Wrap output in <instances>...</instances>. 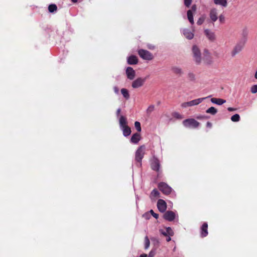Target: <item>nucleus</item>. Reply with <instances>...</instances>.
Wrapping results in <instances>:
<instances>
[{
  "label": "nucleus",
  "mask_w": 257,
  "mask_h": 257,
  "mask_svg": "<svg viewBox=\"0 0 257 257\" xmlns=\"http://www.w3.org/2000/svg\"><path fill=\"white\" fill-rule=\"evenodd\" d=\"M146 148L144 145L140 146L135 153V160L138 163V166H142V161L145 153Z\"/></svg>",
  "instance_id": "obj_1"
},
{
  "label": "nucleus",
  "mask_w": 257,
  "mask_h": 257,
  "mask_svg": "<svg viewBox=\"0 0 257 257\" xmlns=\"http://www.w3.org/2000/svg\"><path fill=\"white\" fill-rule=\"evenodd\" d=\"M210 97V96H208L207 97L199 98L192 100L188 101V102H184L181 104V106L182 107L185 108V107H187L188 106H192L196 105H198V104H200V103H201L205 99H206L208 97Z\"/></svg>",
  "instance_id": "obj_2"
},
{
  "label": "nucleus",
  "mask_w": 257,
  "mask_h": 257,
  "mask_svg": "<svg viewBox=\"0 0 257 257\" xmlns=\"http://www.w3.org/2000/svg\"><path fill=\"white\" fill-rule=\"evenodd\" d=\"M183 124L185 127L189 128H197L200 124L199 122L193 118L185 119L183 121Z\"/></svg>",
  "instance_id": "obj_3"
},
{
  "label": "nucleus",
  "mask_w": 257,
  "mask_h": 257,
  "mask_svg": "<svg viewBox=\"0 0 257 257\" xmlns=\"http://www.w3.org/2000/svg\"><path fill=\"white\" fill-rule=\"evenodd\" d=\"M192 53L193 55L194 59L197 64H200L201 62V53L198 47L194 45L192 47Z\"/></svg>",
  "instance_id": "obj_4"
},
{
  "label": "nucleus",
  "mask_w": 257,
  "mask_h": 257,
  "mask_svg": "<svg viewBox=\"0 0 257 257\" xmlns=\"http://www.w3.org/2000/svg\"><path fill=\"white\" fill-rule=\"evenodd\" d=\"M138 54L140 57L144 60H151L154 58V56L151 53L144 49L139 50Z\"/></svg>",
  "instance_id": "obj_5"
},
{
  "label": "nucleus",
  "mask_w": 257,
  "mask_h": 257,
  "mask_svg": "<svg viewBox=\"0 0 257 257\" xmlns=\"http://www.w3.org/2000/svg\"><path fill=\"white\" fill-rule=\"evenodd\" d=\"M244 44L245 42L242 41L236 43L231 52V56L233 57L240 52H241L244 47Z\"/></svg>",
  "instance_id": "obj_6"
},
{
  "label": "nucleus",
  "mask_w": 257,
  "mask_h": 257,
  "mask_svg": "<svg viewBox=\"0 0 257 257\" xmlns=\"http://www.w3.org/2000/svg\"><path fill=\"white\" fill-rule=\"evenodd\" d=\"M158 188L164 194L168 195L172 191V188L168 184L164 182L160 183L158 184Z\"/></svg>",
  "instance_id": "obj_7"
},
{
  "label": "nucleus",
  "mask_w": 257,
  "mask_h": 257,
  "mask_svg": "<svg viewBox=\"0 0 257 257\" xmlns=\"http://www.w3.org/2000/svg\"><path fill=\"white\" fill-rule=\"evenodd\" d=\"M146 78L142 77H138L134 80L132 83V86L133 88H138L144 84L146 82Z\"/></svg>",
  "instance_id": "obj_8"
},
{
  "label": "nucleus",
  "mask_w": 257,
  "mask_h": 257,
  "mask_svg": "<svg viewBox=\"0 0 257 257\" xmlns=\"http://www.w3.org/2000/svg\"><path fill=\"white\" fill-rule=\"evenodd\" d=\"M209 18L212 23H214L218 19V12L216 8H212L209 12Z\"/></svg>",
  "instance_id": "obj_9"
},
{
  "label": "nucleus",
  "mask_w": 257,
  "mask_h": 257,
  "mask_svg": "<svg viewBox=\"0 0 257 257\" xmlns=\"http://www.w3.org/2000/svg\"><path fill=\"white\" fill-rule=\"evenodd\" d=\"M151 166L153 170L156 171H159L160 164L159 160L157 158L153 157L151 161Z\"/></svg>",
  "instance_id": "obj_10"
},
{
  "label": "nucleus",
  "mask_w": 257,
  "mask_h": 257,
  "mask_svg": "<svg viewBox=\"0 0 257 257\" xmlns=\"http://www.w3.org/2000/svg\"><path fill=\"white\" fill-rule=\"evenodd\" d=\"M157 207L160 212H164L167 209L166 202L163 199H159L157 202Z\"/></svg>",
  "instance_id": "obj_11"
},
{
  "label": "nucleus",
  "mask_w": 257,
  "mask_h": 257,
  "mask_svg": "<svg viewBox=\"0 0 257 257\" xmlns=\"http://www.w3.org/2000/svg\"><path fill=\"white\" fill-rule=\"evenodd\" d=\"M163 217L166 220L172 221L175 218L176 214L172 211H167L165 213Z\"/></svg>",
  "instance_id": "obj_12"
},
{
  "label": "nucleus",
  "mask_w": 257,
  "mask_h": 257,
  "mask_svg": "<svg viewBox=\"0 0 257 257\" xmlns=\"http://www.w3.org/2000/svg\"><path fill=\"white\" fill-rule=\"evenodd\" d=\"M126 74L127 78L130 80H133L136 76V72L133 68L128 67L126 69Z\"/></svg>",
  "instance_id": "obj_13"
},
{
  "label": "nucleus",
  "mask_w": 257,
  "mask_h": 257,
  "mask_svg": "<svg viewBox=\"0 0 257 257\" xmlns=\"http://www.w3.org/2000/svg\"><path fill=\"white\" fill-rule=\"evenodd\" d=\"M159 231L165 236H173L174 235V231L170 227H166L165 230L161 229L159 230Z\"/></svg>",
  "instance_id": "obj_14"
},
{
  "label": "nucleus",
  "mask_w": 257,
  "mask_h": 257,
  "mask_svg": "<svg viewBox=\"0 0 257 257\" xmlns=\"http://www.w3.org/2000/svg\"><path fill=\"white\" fill-rule=\"evenodd\" d=\"M204 33L209 40L213 41L215 39V33L211 30L205 29L204 30Z\"/></svg>",
  "instance_id": "obj_15"
},
{
  "label": "nucleus",
  "mask_w": 257,
  "mask_h": 257,
  "mask_svg": "<svg viewBox=\"0 0 257 257\" xmlns=\"http://www.w3.org/2000/svg\"><path fill=\"white\" fill-rule=\"evenodd\" d=\"M119 124L120 129L128 126L126 118L124 116L120 115L119 117Z\"/></svg>",
  "instance_id": "obj_16"
},
{
  "label": "nucleus",
  "mask_w": 257,
  "mask_h": 257,
  "mask_svg": "<svg viewBox=\"0 0 257 257\" xmlns=\"http://www.w3.org/2000/svg\"><path fill=\"white\" fill-rule=\"evenodd\" d=\"M208 224L206 222H205L202 225L201 228V235L202 237H205L208 234Z\"/></svg>",
  "instance_id": "obj_17"
},
{
  "label": "nucleus",
  "mask_w": 257,
  "mask_h": 257,
  "mask_svg": "<svg viewBox=\"0 0 257 257\" xmlns=\"http://www.w3.org/2000/svg\"><path fill=\"white\" fill-rule=\"evenodd\" d=\"M183 33L184 36L189 40H191L194 37V34L188 29H184L183 30Z\"/></svg>",
  "instance_id": "obj_18"
},
{
  "label": "nucleus",
  "mask_w": 257,
  "mask_h": 257,
  "mask_svg": "<svg viewBox=\"0 0 257 257\" xmlns=\"http://www.w3.org/2000/svg\"><path fill=\"white\" fill-rule=\"evenodd\" d=\"M206 55L203 58L204 63L206 64H210L212 63V60L211 57L207 50L205 51Z\"/></svg>",
  "instance_id": "obj_19"
},
{
  "label": "nucleus",
  "mask_w": 257,
  "mask_h": 257,
  "mask_svg": "<svg viewBox=\"0 0 257 257\" xmlns=\"http://www.w3.org/2000/svg\"><path fill=\"white\" fill-rule=\"evenodd\" d=\"M127 62L128 64L134 65L138 62V60L136 56L132 55L127 58Z\"/></svg>",
  "instance_id": "obj_20"
},
{
  "label": "nucleus",
  "mask_w": 257,
  "mask_h": 257,
  "mask_svg": "<svg viewBox=\"0 0 257 257\" xmlns=\"http://www.w3.org/2000/svg\"><path fill=\"white\" fill-rule=\"evenodd\" d=\"M141 139L140 135L138 133H135L134 134L131 139V142L132 143L136 144H138Z\"/></svg>",
  "instance_id": "obj_21"
},
{
  "label": "nucleus",
  "mask_w": 257,
  "mask_h": 257,
  "mask_svg": "<svg viewBox=\"0 0 257 257\" xmlns=\"http://www.w3.org/2000/svg\"><path fill=\"white\" fill-rule=\"evenodd\" d=\"M210 100L212 103L219 105H222L226 102L224 99L217 98H212Z\"/></svg>",
  "instance_id": "obj_22"
},
{
  "label": "nucleus",
  "mask_w": 257,
  "mask_h": 257,
  "mask_svg": "<svg viewBox=\"0 0 257 257\" xmlns=\"http://www.w3.org/2000/svg\"><path fill=\"white\" fill-rule=\"evenodd\" d=\"M171 70L174 73L179 75V76L183 74L182 69L179 67L173 66L172 67Z\"/></svg>",
  "instance_id": "obj_23"
},
{
  "label": "nucleus",
  "mask_w": 257,
  "mask_h": 257,
  "mask_svg": "<svg viewBox=\"0 0 257 257\" xmlns=\"http://www.w3.org/2000/svg\"><path fill=\"white\" fill-rule=\"evenodd\" d=\"M214 3L216 5H219L222 7H226L227 6V0H213Z\"/></svg>",
  "instance_id": "obj_24"
},
{
  "label": "nucleus",
  "mask_w": 257,
  "mask_h": 257,
  "mask_svg": "<svg viewBox=\"0 0 257 257\" xmlns=\"http://www.w3.org/2000/svg\"><path fill=\"white\" fill-rule=\"evenodd\" d=\"M121 130L122 131L123 135L124 137H127L130 136L131 133V128L128 126L122 128Z\"/></svg>",
  "instance_id": "obj_25"
},
{
  "label": "nucleus",
  "mask_w": 257,
  "mask_h": 257,
  "mask_svg": "<svg viewBox=\"0 0 257 257\" xmlns=\"http://www.w3.org/2000/svg\"><path fill=\"white\" fill-rule=\"evenodd\" d=\"M187 18L189 21V22L191 24H194V20H193V13L191 10H189L187 11Z\"/></svg>",
  "instance_id": "obj_26"
},
{
  "label": "nucleus",
  "mask_w": 257,
  "mask_h": 257,
  "mask_svg": "<svg viewBox=\"0 0 257 257\" xmlns=\"http://www.w3.org/2000/svg\"><path fill=\"white\" fill-rule=\"evenodd\" d=\"M120 91L122 95L126 99H128L130 98V94L126 89L122 88Z\"/></svg>",
  "instance_id": "obj_27"
},
{
  "label": "nucleus",
  "mask_w": 257,
  "mask_h": 257,
  "mask_svg": "<svg viewBox=\"0 0 257 257\" xmlns=\"http://www.w3.org/2000/svg\"><path fill=\"white\" fill-rule=\"evenodd\" d=\"M206 112L207 113H210L212 115H214L217 113V110L214 107L212 106L207 109Z\"/></svg>",
  "instance_id": "obj_28"
},
{
  "label": "nucleus",
  "mask_w": 257,
  "mask_h": 257,
  "mask_svg": "<svg viewBox=\"0 0 257 257\" xmlns=\"http://www.w3.org/2000/svg\"><path fill=\"white\" fill-rule=\"evenodd\" d=\"M187 78L190 81L195 82L196 80L195 75L192 72H189L187 74Z\"/></svg>",
  "instance_id": "obj_29"
},
{
  "label": "nucleus",
  "mask_w": 257,
  "mask_h": 257,
  "mask_svg": "<svg viewBox=\"0 0 257 257\" xmlns=\"http://www.w3.org/2000/svg\"><path fill=\"white\" fill-rule=\"evenodd\" d=\"M57 7L55 4H51L49 6L48 10L50 13H54L57 11Z\"/></svg>",
  "instance_id": "obj_30"
},
{
  "label": "nucleus",
  "mask_w": 257,
  "mask_h": 257,
  "mask_svg": "<svg viewBox=\"0 0 257 257\" xmlns=\"http://www.w3.org/2000/svg\"><path fill=\"white\" fill-rule=\"evenodd\" d=\"M159 195H160V193L159 192V191L157 189H154L151 192L150 197L151 198H153V197H154V198L155 197H158L159 196Z\"/></svg>",
  "instance_id": "obj_31"
},
{
  "label": "nucleus",
  "mask_w": 257,
  "mask_h": 257,
  "mask_svg": "<svg viewBox=\"0 0 257 257\" xmlns=\"http://www.w3.org/2000/svg\"><path fill=\"white\" fill-rule=\"evenodd\" d=\"M231 120L233 122H237L240 120V116L238 114H235L231 117Z\"/></svg>",
  "instance_id": "obj_32"
},
{
  "label": "nucleus",
  "mask_w": 257,
  "mask_h": 257,
  "mask_svg": "<svg viewBox=\"0 0 257 257\" xmlns=\"http://www.w3.org/2000/svg\"><path fill=\"white\" fill-rule=\"evenodd\" d=\"M150 240L147 236L145 237V248L148 249L150 246Z\"/></svg>",
  "instance_id": "obj_33"
},
{
  "label": "nucleus",
  "mask_w": 257,
  "mask_h": 257,
  "mask_svg": "<svg viewBox=\"0 0 257 257\" xmlns=\"http://www.w3.org/2000/svg\"><path fill=\"white\" fill-rule=\"evenodd\" d=\"M135 126L138 132H140L141 131V123L140 122L136 121L135 122Z\"/></svg>",
  "instance_id": "obj_34"
},
{
  "label": "nucleus",
  "mask_w": 257,
  "mask_h": 257,
  "mask_svg": "<svg viewBox=\"0 0 257 257\" xmlns=\"http://www.w3.org/2000/svg\"><path fill=\"white\" fill-rule=\"evenodd\" d=\"M154 105H151L148 107V108L147 109V113L150 114L152 111L154 110Z\"/></svg>",
  "instance_id": "obj_35"
},
{
  "label": "nucleus",
  "mask_w": 257,
  "mask_h": 257,
  "mask_svg": "<svg viewBox=\"0 0 257 257\" xmlns=\"http://www.w3.org/2000/svg\"><path fill=\"white\" fill-rule=\"evenodd\" d=\"M218 19H219V21L220 23L223 24L224 23L225 17L223 15H220L218 17Z\"/></svg>",
  "instance_id": "obj_36"
},
{
  "label": "nucleus",
  "mask_w": 257,
  "mask_h": 257,
  "mask_svg": "<svg viewBox=\"0 0 257 257\" xmlns=\"http://www.w3.org/2000/svg\"><path fill=\"white\" fill-rule=\"evenodd\" d=\"M204 17H201L200 18H199L197 22V25H201V24H203V23L204 22Z\"/></svg>",
  "instance_id": "obj_37"
},
{
  "label": "nucleus",
  "mask_w": 257,
  "mask_h": 257,
  "mask_svg": "<svg viewBox=\"0 0 257 257\" xmlns=\"http://www.w3.org/2000/svg\"><path fill=\"white\" fill-rule=\"evenodd\" d=\"M251 92L252 93L257 92V85H254L251 87Z\"/></svg>",
  "instance_id": "obj_38"
},
{
  "label": "nucleus",
  "mask_w": 257,
  "mask_h": 257,
  "mask_svg": "<svg viewBox=\"0 0 257 257\" xmlns=\"http://www.w3.org/2000/svg\"><path fill=\"white\" fill-rule=\"evenodd\" d=\"M173 115L174 117L178 118V119L182 118V115L178 112H174L173 113Z\"/></svg>",
  "instance_id": "obj_39"
},
{
  "label": "nucleus",
  "mask_w": 257,
  "mask_h": 257,
  "mask_svg": "<svg viewBox=\"0 0 257 257\" xmlns=\"http://www.w3.org/2000/svg\"><path fill=\"white\" fill-rule=\"evenodd\" d=\"M150 213L152 215V216L155 217L156 219H157L159 217V215L157 213H156L154 212L153 210H151L150 211Z\"/></svg>",
  "instance_id": "obj_40"
},
{
  "label": "nucleus",
  "mask_w": 257,
  "mask_h": 257,
  "mask_svg": "<svg viewBox=\"0 0 257 257\" xmlns=\"http://www.w3.org/2000/svg\"><path fill=\"white\" fill-rule=\"evenodd\" d=\"M192 3V0H184V5L187 7H189Z\"/></svg>",
  "instance_id": "obj_41"
},
{
  "label": "nucleus",
  "mask_w": 257,
  "mask_h": 257,
  "mask_svg": "<svg viewBox=\"0 0 257 257\" xmlns=\"http://www.w3.org/2000/svg\"><path fill=\"white\" fill-rule=\"evenodd\" d=\"M113 90H114V92L116 94H118V93H119V89H118V88L117 87L114 86L113 87Z\"/></svg>",
  "instance_id": "obj_42"
},
{
  "label": "nucleus",
  "mask_w": 257,
  "mask_h": 257,
  "mask_svg": "<svg viewBox=\"0 0 257 257\" xmlns=\"http://www.w3.org/2000/svg\"><path fill=\"white\" fill-rule=\"evenodd\" d=\"M206 126H207V127H209V128L211 127V126H212V124H211V122H209V121H208V122H207V123H206Z\"/></svg>",
  "instance_id": "obj_43"
},
{
  "label": "nucleus",
  "mask_w": 257,
  "mask_h": 257,
  "mask_svg": "<svg viewBox=\"0 0 257 257\" xmlns=\"http://www.w3.org/2000/svg\"><path fill=\"white\" fill-rule=\"evenodd\" d=\"M121 109L120 108H118L116 110V115L118 116L119 115Z\"/></svg>",
  "instance_id": "obj_44"
},
{
  "label": "nucleus",
  "mask_w": 257,
  "mask_h": 257,
  "mask_svg": "<svg viewBox=\"0 0 257 257\" xmlns=\"http://www.w3.org/2000/svg\"><path fill=\"white\" fill-rule=\"evenodd\" d=\"M148 47L149 49H151V50H153L155 48V47L152 45H149L148 46Z\"/></svg>",
  "instance_id": "obj_45"
},
{
  "label": "nucleus",
  "mask_w": 257,
  "mask_h": 257,
  "mask_svg": "<svg viewBox=\"0 0 257 257\" xmlns=\"http://www.w3.org/2000/svg\"><path fill=\"white\" fill-rule=\"evenodd\" d=\"M227 110L229 111H234L235 110V109L234 108H232V107H228Z\"/></svg>",
  "instance_id": "obj_46"
},
{
  "label": "nucleus",
  "mask_w": 257,
  "mask_h": 257,
  "mask_svg": "<svg viewBox=\"0 0 257 257\" xmlns=\"http://www.w3.org/2000/svg\"><path fill=\"white\" fill-rule=\"evenodd\" d=\"M171 236H167V238H166V241H167V242H169V241H171Z\"/></svg>",
  "instance_id": "obj_47"
},
{
  "label": "nucleus",
  "mask_w": 257,
  "mask_h": 257,
  "mask_svg": "<svg viewBox=\"0 0 257 257\" xmlns=\"http://www.w3.org/2000/svg\"><path fill=\"white\" fill-rule=\"evenodd\" d=\"M196 6L194 5L192 7V10L191 11H194V12H195L196 11Z\"/></svg>",
  "instance_id": "obj_48"
},
{
  "label": "nucleus",
  "mask_w": 257,
  "mask_h": 257,
  "mask_svg": "<svg viewBox=\"0 0 257 257\" xmlns=\"http://www.w3.org/2000/svg\"><path fill=\"white\" fill-rule=\"evenodd\" d=\"M140 257H147V255L146 254H145V253H144V254H142L140 256Z\"/></svg>",
  "instance_id": "obj_49"
},
{
  "label": "nucleus",
  "mask_w": 257,
  "mask_h": 257,
  "mask_svg": "<svg viewBox=\"0 0 257 257\" xmlns=\"http://www.w3.org/2000/svg\"><path fill=\"white\" fill-rule=\"evenodd\" d=\"M149 255H150V256H151L152 257H153V256H154V253L153 252V251H150V253H149Z\"/></svg>",
  "instance_id": "obj_50"
},
{
  "label": "nucleus",
  "mask_w": 257,
  "mask_h": 257,
  "mask_svg": "<svg viewBox=\"0 0 257 257\" xmlns=\"http://www.w3.org/2000/svg\"><path fill=\"white\" fill-rule=\"evenodd\" d=\"M151 240H152V241H153V240H157V242H158V240L157 239H156L155 238H154V237H153V238H151Z\"/></svg>",
  "instance_id": "obj_51"
},
{
  "label": "nucleus",
  "mask_w": 257,
  "mask_h": 257,
  "mask_svg": "<svg viewBox=\"0 0 257 257\" xmlns=\"http://www.w3.org/2000/svg\"><path fill=\"white\" fill-rule=\"evenodd\" d=\"M254 77L257 79V71L255 73Z\"/></svg>",
  "instance_id": "obj_52"
},
{
  "label": "nucleus",
  "mask_w": 257,
  "mask_h": 257,
  "mask_svg": "<svg viewBox=\"0 0 257 257\" xmlns=\"http://www.w3.org/2000/svg\"><path fill=\"white\" fill-rule=\"evenodd\" d=\"M77 1H78V0H71V1H72L73 3H75L77 2Z\"/></svg>",
  "instance_id": "obj_53"
},
{
  "label": "nucleus",
  "mask_w": 257,
  "mask_h": 257,
  "mask_svg": "<svg viewBox=\"0 0 257 257\" xmlns=\"http://www.w3.org/2000/svg\"><path fill=\"white\" fill-rule=\"evenodd\" d=\"M148 257H152V256H150V255H149V256H148Z\"/></svg>",
  "instance_id": "obj_54"
}]
</instances>
